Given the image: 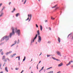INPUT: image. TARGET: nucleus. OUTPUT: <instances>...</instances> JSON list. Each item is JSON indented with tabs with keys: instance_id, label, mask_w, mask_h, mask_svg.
I'll return each mask as SVG.
<instances>
[{
	"instance_id": "nucleus-1",
	"label": "nucleus",
	"mask_w": 73,
	"mask_h": 73,
	"mask_svg": "<svg viewBox=\"0 0 73 73\" xmlns=\"http://www.w3.org/2000/svg\"><path fill=\"white\" fill-rule=\"evenodd\" d=\"M11 29L12 30V32L10 33L9 35L8 36H6L3 37L1 39V42L3 41L5 39L6 41H8L9 40V37L11 38L13 35H15V31H15V28L13 27H11Z\"/></svg>"
},
{
	"instance_id": "nucleus-2",
	"label": "nucleus",
	"mask_w": 73,
	"mask_h": 73,
	"mask_svg": "<svg viewBox=\"0 0 73 73\" xmlns=\"http://www.w3.org/2000/svg\"><path fill=\"white\" fill-rule=\"evenodd\" d=\"M37 33L38 35V42L39 43H40V42H41V36H40V31H39V30H38L37 31Z\"/></svg>"
},
{
	"instance_id": "nucleus-3",
	"label": "nucleus",
	"mask_w": 73,
	"mask_h": 73,
	"mask_svg": "<svg viewBox=\"0 0 73 73\" xmlns=\"http://www.w3.org/2000/svg\"><path fill=\"white\" fill-rule=\"evenodd\" d=\"M37 37V34H36L34 38H32L31 41V45H32V43L33 42L35 41V40L36 39V38Z\"/></svg>"
},
{
	"instance_id": "nucleus-4",
	"label": "nucleus",
	"mask_w": 73,
	"mask_h": 73,
	"mask_svg": "<svg viewBox=\"0 0 73 73\" xmlns=\"http://www.w3.org/2000/svg\"><path fill=\"white\" fill-rule=\"evenodd\" d=\"M15 32L16 33H17L18 36L20 35V30H18L17 29V28H15Z\"/></svg>"
},
{
	"instance_id": "nucleus-5",
	"label": "nucleus",
	"mask_w": 73,
	"mask_h": 73,
	"mask_svg": "<svg viewBox=\"0 0 73 73\" xmlns=\"http://www.w3.org/2000/svg\"><path fill=\"white\" fill-rule=\"evenodd\" d=\"M3 9H2L0 12V13H1L0 15V17H1L3 15V14H4V13H3Z\"/></svg>"
},
{
	"instance_id": "nucleus-6",
	"label": "nucleus",
	"mask_w": 73,
	"mask_h": 73,
	"mask_svg": "<svg viewBox=\"0 0 73 73\" xmlns=\"http://www.w3.org/2000/svg\"><path fill=\"white\" fill-rule=\"evenodd\" d=\"M56 53L58 55V56H61V53H60V52L57 51L56 52Z\"/></svg>"
},
{
	"instance_id": "nucleus-7",
	"label": "nucleus",
	"mask_w": 73,
	"mask_h": 73,
	"mask_svg": "<svg viewBox=\"0 0 73 73\" xmlns=\"http://www.w3.org/2000/svg\"><path fill=\"white\" fill-rule=\"evenodd\" d=\"M16 55V54H13V55H11L10 56L11 57V58H12V57H14L15 55Z\"/></svg>"
},
{
	"instance_id": "nucleus-8",
	"label": "nucleus",
	"mask_w": 73,
	"mask_h": 73,
	"mask_svg": "<svg viewBox=\"0 0 73 73\" xmlns=\"http://www.w3.org/2000/svg\"><path fill=\"white\" fill-rule=\"evenodd\" d=\"M14 42H15V44H13L11 46V47L12 46H13V45H15L16 44V42H17V41L16 40H15V41Z\"/></svg>"
},
{
	"instance_id": "nucleus-9",
	"label": "nucleus",
	"mask_w": 73,
	"mask_h": 73,
	"mask_svg": "<svg viewBox=\"0 0 73 73\" xmlns=\"http://www.w3.org/2000/svg\"><path fill=\"white\" fill-rule=\"evenodd\" d=\"M58 41L60 43L61 41V39L59 37H58Z\"/></svg>"
},
{
	"instance_id": "nucleus-10",
	"label": "nucleus",
	"mask_w": 73,
	"mask_h": 73,
	"mask_svg": "<svg viewBox=\"0 0 73 73\" xmlns=\"http://www.w3.org/2000/svg\"><path fill=\"white\" fill-rule=\"evenodd\" d=\"M40 31H42V26L41 25L40 26Z\"/></svg>"
},
{
	"instance_id": "nucleus-11",
	"label": "nucleus",
	"mask_w": 73,
	"mask_h": 73,
	"mask_svg": "<svg viewBox=\"0 0 73 73\" xmlns=\"http://www.w3.org/2000/svg\"><path fill=\"white\" fill-rule=\"evenodd\" d=\"M5 70L7 72H8V70L7 67H5Z\"/></svg>"
},
{
	"instance_id": "nucleus-12",
	"label": "nucleus",
	"mask_w": 73,
	"mask_h": 73,
	"mask_svg": "<svg viewBox=\"0 0 73 73\" xmlns=\"http://www.w3.org/2000/svg\"><path fill=\"white\" fill-rule=\"evenodd\" d=\"M19 15H20V13H17V14H16V17H18V16H19Z\"/></svg>"
},
{
	"instance_id": "nucleus-13",
	"label": "nucleus",
	"mask_w": 73,
	"mask_h": 73,
	"mask_svg": "<svg viewBox=\"0 0 73 73\" xmlns=\"http://www.w3.org/2000/svg\"><path fill=\"white\" fill-rule=\"evenodd\" d=\"M15 10L16 9H15V8H14L13 10L11 11V12H12V13H13V12H14Z\"/></svg>"
},
{
	"instance_id": "nucleus-14",
	"label": "nucleus",
	"mask_w": 73,
	"mask_h": 73,
	"mask_svg": "<svg viewBox=\"0 0 73 73\" xmlns=\"http://www.w3.org/2000/svg\"><path fill=\"white\" fill-rule=\"evenodd\" d=\"M3 60V61H4V62H7V58L4 59Z\"/></svg>"
},
{
	"instance_id": "nucleus-15",
	"label": "nucleus",
	"mask_w": 73,
	"mask_h": 73,
	"mask_svg": "<svg viewBox=\"0 0 73 73\" xmlns=\"http://www.w3.org/2000/svg\"><path fill=\"white\" fill-rule=\"evenodd\" d=\"M57 5H56L52 7V8H56V7H57Z\"/></svg>"
},
{
	"instance_id": "nucleus-16",
	"label": "nucleus",
	"mask_w": 73,
	"mask_h": 73,
	"mask_svg": "<svg viewBox=\"0 0 73 73\" xmlns=\"http://www.w3.org/2000/svg\"><path fill=\"white\" fill-rule=\"evenodd\" d=\"M20 42V40L19 39H18V42H17V44H19V43Z\"/></svg>"
},
{
	"instance_id": "nucleus-17",
	"label": "nucleus",
	"mask_w": 73,
	"mask_h": 73,
	"mask_svg": "<svg viewBox=\"0 0 73 73\" xmlns=\"http://www.w3.org/2000/svg\"><path fill=\"white\" fill-rule=\"evenodd\" d=\"M5 58V56H3L2 58V60H4Z\"/></svg>"
},
{
	"instance_id": "nucleus-18",
	"label": "nucleus",
	"mask_w": 73,
	"mask_h": 73,
	"mask_svg": "<svg viewBox=\"0 0 73 73\" xmlns=\"http://www.w3.org/2000/svg\"><path fill=\"white\" fill-rule=\"evenodd\" d=\"M26 58V57L25 56L24 57V58L23 60V61H24L25 60V59Z\"/></svg>"
},
{
	"instance_id": "nucleus-19",
	"label": "nucleus",
	"mask_w": 73,
	"mask_h": 73,
	"mask_svg": "<svg viewBox=\"0 0 73 73\" xmlns=\"http://www.w3.org/2000/svg\"><path fill=\"white\" fill-rule=\"evenodd\" d=\"M70 65V62H69L68 64H66V66H68V65Z\"/></svg>"
},
{
	"instance_id": "nucleus-20",
	"label": "nucleus",
	"mask_w": 73,
	"mask_h": 73,
	"mask_svg": "<svg viewBox=\"0 0 73 73\" xmlns=\"http://www.w3.org/2000/svg\"><path fill=\"white\" fill-rule=\"evenodd\" d=\"M51 19H52V20H54V19H55V18L53 17H51Z\"/></svg>"
},
{
	"instance_id": "nucleus-21",
	"label": "nucleus",
	"mask_w": 73,
	"mask_h": 73,
	"mask_svg": "<svg viewBox=\"0 0 73 73\" xmlns=\"http://www.w3.org/2000/svg\"><path fill=\"white\" fill-rule=\"evenodd\" d=\"M72 34V33H71V34H70L69 35H68V37H67V38H69V36H70V35H71V34Z\"/></svg>"
},
{
	"instance_id": "nucleus-22",
	"label": "nucleus",
	"mask_w": 73,
	"mask_h": 73,
	"mask_svg": "<svg viewBox=\"0 0 73 73\" xmlns=\"http://www.w3.org/2000/svg\"><path fill=\"white\" fill-rule=\"evenodd\" d=\"M1 63L0 64V69L1 70L3 68H1Z\"/></svg>"
},
{
	"instance_id": "nucleus-23",
	"label": "nucleus",
	"mask_w": 73,
	"mask_h": 73,
	"mask_svg": "<svg viewBox=\"0 0 73 73\" xmlns=\"http://www.w3.org/2000/svg\"><path fill=\"white\" fill-rule=\"evenodd\" d=\"M52 58H53V59H54V60H56V58H54L53 57H52Z\"/></svg>"
},
{
	"instance_id": "nucleus-24",
	"label": "nucleus",
	"mask_w": 73,
	"mask_h": 73,
	"mask_svg": "<svg viewBox=\"0 0 73 73\" xmlns=\"http://www.w3.org/2000/svg\"><path fill=\"white\" fill-rule=\"evenodd\" d=\"M50 56H51V55H49L48 54H47V57H50Z\"/></svg>"
},
{
	"instance_id": "nucleus-25",
	"label": "nucleus",
	"mask_w": 73,
	"mask_h": 73,
	"mask_svg": "<svg viewBox=\"0 0 73 73\" xmlns=\"http://www.w3.org/2000/svg\"><path fill=\"white\" fill-rule=\"evenodd\" d=\"M20 56H19V57H18V60L19 61H20Z\"/></svg>"
},
{
	"instance_id": "nucleus-26",
	"label": "nucleus",
	"mask_w": 73,
	"mask_h": 73,
	"mask_svg": "<svg viewBox=\"0 0 73 73\" xmlns=\"http://www.w3.org/2000/svg\"><path fill=\"white\" fill-rule=\"evenodd\" d=\"M26 2H27V0H25V2L24 3V4H25V3H26Z\"/></svg>"
},
{
	"instance_id": "nucleus-27",
	"label": "nucleus",
	"mask_w": 73,
	"mask_h": 73,
	"mask_svg": "<svg viewBox=\"0 0 73 73\" xmlns=\"http://www.w3.org/2000/svg\"><path fill=\"white\" fill-rule=\"evenodd\" d=\"M53 73V71H51L49 72V73Z\"/></svg>"
},
{
	"instance_id": "nucleus-28",
	"label": "nucleus",
	"mask_w": 73,
	"mask_h": 73,
	"mask_svg": "<svg viewBox=\"0 0 73 73\" xmlns=\"http://www.w3.org/2000/svg\"><path fill=\"white\" fill-rule=\"evenodd\" d=\"M61 65L60 64H59L58 65V66L59 67H60V66H61Z\"/></svg>"
},
{
	"instance_id": "nucleus-29",
	"label": "nucleus",
	"mask_w": 73,
	"mask_h": 73,
	"mask_svg": "<svg viewBox=\"0 0 73 73\" xmlns=\"http://www.w3.org/2000/svg\"><path fill=\"white\" fill-rule=\"evenodd\" d=\"M18 65H19V66H20V62H18Z\"/></svg>"
},
{
	"instance_id": "nucleus-30",
	"label": "nucleus",
	"mask_w": 73,
	"mask_h": 73,
	"mask_svg": "<svg viewBox=\"0 0 73 73\" xmlns=\"http://www.w3.org/2000/svg\"><path fill=\"white\" fill-rule=\"evenodd\" d=\"M48 44H50V43H51V41H48Z\"/></svg>"
},
{
	"instance_id": "nucleus-31",
	"label": "nucleus",
	"mask_w": 73,
	"mask_h": 73,
	"mask_svg": "<svg viewBox=\"0 0 73 73\" xmlns=\"http://www.w3.org/2000/svg\"><path fill=\"white\" fill-rule=\"evenodd\" d=\"M36 28H38V25H37V24H36Z\"/></svg>"
},
{
	"instance_id": "nucleus-32",
	"label": "nucleus",
	"mask_w": 73,
	"mask_h": 73,
	"mask_svg": "<svg viewBox=\"0 0 73 73\" xmlns=\"http://www.w3.org/2000/svg\"><path fill=\"white\" fill-rule=\"evenodd\" d=\"M44 66H43L41 69L40 70H42L44 69Z\"/></svg>"
},
{
	"instance_id": "nucleus-33",
	"label": "nucleus",
	"mask_w": 73,
	"mask_h": 73,
	"mask_svg": "<svg viewBox=\"0 0 73 73\" xmlns=\"http://www.w3.org/2000/svg\"><path fill=\"white\" fill-rule=\"evenodd\" d=\"M29 19V18L28 17L27 19L26 20V21H27V20H28Z\"/></svg>"
},
{
	"instance_id": "nucleus-34",
	"label": "nucleus",
	"mask_w": 73,
	"mask_h": 73,
	"mask_svg": "<svg viewBox=\"0 0 73 73\" xmlns=\"http://www.w3.org/2000/svg\"><path fill=\"white\" fill-rule=\"evenodd\" d=\"M6 55H8V54H9V52H7V53H6Z\"/></svg>"
},
{
	"instance_id": "nucleus-35",
	"label": "nucleus",
	"mask_w": 73,
	"mask_h": 73,
	"mask_svg": "<svg viewBox=\"0 0 73 73\" xmlns=\"http://www.w3.org/2000/svg\"><path fill=\"white\" fill-rule=\"evenodd\" d=\"M56 60H57L58 61H60V60L56 59Z\"/></svg>"
},
{
	"instance_id": "nucleus-36",
	"label": "nucleus",
	"mask_w": 73,
	"mask_h": 73,
	"mask_svg": "<svg viewBox=\"0 0 73 73\" xmlns=\"http://www.w3.org/2000/svg\"><path fill=\"white\" fill-rule=\"evenodd\" d=\"M31 18H32V14H31L30 15V19H31Z\"/></svg>"
},
{
	"instance_id": "nucleus-37",
	"label": "nucleus",
	"mask_w": 73,
	"mask_h": 73,
	"mask_svg": "<svg viewBox=\"0 0 73 73\" xmlns=\"http://www.w3.org/2000/svg\"><path fill=\"white\" fill-rule=\"evenodd\" d=\"M5 64H6V63H5V62L4 63V64L3 65V66H4V65H5Z\"/></svg>"
},
{
	"instance_id": "nucleus-38",
	"label": "nucleus",
	"mask_w": 73,
	"mask_h": 73,
	"mask_svg": "<svg viewBox=\"0 0 73 73\" xmlns=\"http://www.w3.org/2000/svg\"><path fill=\"white\" fill-rule=\"evenodd\" d=\"M11 2H9V5H10V4H11Z\"/></svg>"
},
{
	"instance_id": "nucleus-39",
	"label": "nucleus",
	"mask_w": 73,
	"mask_h": 73,
	"mask_svg": "<svg viewBox=\"0 0 73 73\" xmlns=\"http://www.w3.org/2000/svg\"><path fill=\"white\" fill-rule=\"evenodd\" d=\"M18 69H19V68H16L15 70H18Z\"/></svg>"
},
{
	"instance_id": "nucleus-40",
	"label": "nucleus",
	"mask_w": 73,
	"mask_h": 73,
	"mask_svg": "<svg viewBox=\"0 0 73 73\" xmlns=\"http://www.w3.org/2000/svg\"><path fill=\"white\" fill-rule=\"evenodd\" d=\"M3 54H4V53H3V52H2L1 53V54H2V55H3Z\"/></svg>"
},
{
	"instance_id": "nucleus-41",
	"label": "nucleus",
	"mask_w": 73,
	"mask_h": 73,
	"mask_svg": "<svg viewBox=\"0 0 73 73\" xmlns=\"http://www.w3.org/2000/svg\"><path fill=\"white\" fill-rule=\"evenodd\" d=\"M60 64V65H61V66H62V63H61Z\"/></svg>"
},
{
	"instance_id": "nucleus-42",
	"label": "nucleus",
	"mask_w": 73,
	"mask_h": 73,
	"mask_svg": "<svg viewBox=\"0 0 73 73\" xmlns=\"http://www.w3.org/2000/svg\"><path fill=\"white\" fill-rule=\"evenodd\" d=\"M38 64L37 66V69H38Z\"/></svg>"
},
{
	"instance_id": "nucleus-43",
	"label": "nucleus",
	"mask_w": 73,
	"mask_h": 73,
	"mask_svg": "<svg viewBox=\"0 0 73 73\" xmlns=\"http://www.w3.org/2000/svg\"><path fill=\"white\" fill-rule=\"evenodd\" d=\"M5 8V7H3V8L2 9H3V10H4V8Z\"/></svg>"
},
{
	"instance_id": "nucleus-44",
	"label": "nucleus",
	"mask_w": 73,
	"mask_h": 73,
	"mask_svg": "<svg viewBox=\"0 0 73 73\" xmlns=\"http://www.w3.org/2000/svg\"><path fill=\"white\" fill-rule=\"evenodd\" d=\"M12 52V51H9V53H11Z\"/></svg>"
},
{
	"instance_id": "nucleus-45",
	"label": "nucleus",
	"mask_w": 73,
	"mask_h": 73,
	"mask_svg": "<svg viewBox=\"0 0 73 73\" xmlns=\"http://www.w3.org/2000/svg\"><path fill=\"white\" fill-rule=\"evenodd\" d=\"M73 61H71L69 62H70V64L71 62H73Z\"/></svg>"
},
{
	"instance_id": "nucleus-46",
	"label": "nucleus",
	"mask_w": 73,
	"mask_h": 73,
	"mask_svg": "<svg viewBox=\"0 0 73 73\" xmlns=\"http://www.w3.org/2000/svg\"><path fill=\"white\" fill-rule=\"evenodd\" d=\"M2 4L1 3L0 4V7H1V5H2Z\"/></svg>"
},
{
	"instance_id": "nucleus-47",
	"label": "nucleus",
	"mask_w": 73,
	"mask_h": 73,
	"mask_svg": "<svg viewBox=\"0 0 73 73\" xmlns=\"http://www.w3.org/2000/svg\"><path fill=\"white\" fill-rule=\"evenodd\" d=\"M48 29H49V30H50V31H51V28H50V27H49Z\"/></svg>"
},
{
	"instance_id": "nucleus-48",
	"label": "nucleus",
	"mask_w": 73,
	"mask_h": 73,
	"mask_svg": "<svg viewBox=\"0 0 73 73\" xmlns=\"http://www.w3.org/2000/svg\"><path fill=\"white\" fill-rule=\"evenodd\" d=\"M58 73H61V72L60 71H59V72H57Z\"/></svg>"
},
{
	"instance_id": "nucleus-49",
	"label": "nucleus",
	"mask_w": 73,
	"mask_h": 73,
	"mask_svg": "<svg viewBox=\"0 0 73 73\" xmlns=\"http://www.w3.org/2000/svg\"><path fill=\"white\" fill-rule=\"evenodd\" d=\"M23 72H24V70H23L21 72V73H23Z\"/></svg>"
},
{
	"instance_id": "nucleus-50",
	"label": "nucleus",
	"mask_w": 73,
	"mask_h": 73,
	"mask_svg": "<svg viewBox=\"0 0 73 73\" xmlns=\"http://www.w3.org/2000/svg\"><path fill=\"white\" fill-rule=\"evenodd\" d=\"M47 21H47V20H46L45 21V23H46V22H47Z\"/></svg>"
},
{
	"instance_id": "nucleus-51",
	"label": "nucleus",
	"mask_w": 73,
	"mask_h": 73,
	"mask_svg": "<svg viewBox=\"0 0 73 73\" xmlns=\"http://www.w3.org/2000/svg\"><path fill=\"white\" fill-rule=\"evenodd\" d=\"M50 69V68H49L47 69V70H48V69Z\"/></svg>"
},
{
	"instance_id": "nucleus-52",
	"label": "nucleus",
	"mask_w": 73,
	"mask_h": 73,
	"mask_svg": "<svg viewBox=\"0 0 73 73\" xmlns=\"http://www.w3.org/2000/svg\"><path fill=\"white\" fill-rule=\"evenodd\" d=\"M57 9H58V7H56L55 9V10H57Z\"/></svg>"
},
{
	"instance_id": "nucleus-53",
	"label": "nucleus",
	"mask_w": 73,
	"mask_h": 73,
	"mask_svg": "<svg viewBox=\"0 0 73 73\" xmlns=\"http://www.w3.org/2000/svg\"><path fill=\"white\" fill-rule=\"evenodd\" d=\"M2 50H3L2 49H1V50H0V52H1V51Z\"/></svg>"
},
{
	"instance_id": "nucleus-54",
	"label": "nucleus",
	"mask_w": 73,
	"mask_h": 73,
	"mask_svg": "<svg viewBox=\"0 0 73 73\" xmlns=\"http://www.w3.org/2000/svg\"><path fill=\"white\" fill-rule=\"evenodd\" d=\"M41 62V61H40L39 62L38 64H40V62Z\"/></svg>"
},
{
	"instance_id": "nucleus-55",
	"label": "nucleus",
	"mask_w": 73,
	"mask_h": 73,
	"mask_svg": "<svg viewBox=\"0 0 73 73\" xmlns=\"http://www.w3.org/2000/svg\"><path fill=\"white\" fill-rule=\"evenodd\" d=\"M45 71H46V70L45 69L44 70V72H45Z\"/></svg>"
},
{
	"instance_id": "nucleus-56",
	"label": "nucleus",
	"mask_w": 73,
	"mask_h": 73,
	"mask_svg": "<svg viewBox=\"0 0 73 73\" xmlns=\"http://www.w3.org/2000/svg\"><path fill=\"white\" fill-rule=\"evenodd\" d=\"M28 17H30V15L29 14L28 15Z\"/></svg>"
},
{
	"instance_id": "nucleus-57",
	"label": "nucleus",
	"mask_w": 73,
	"mask_h": 73,
	"mask_svg": "<svg viewBox=\"0 0 73 73\" xmlns=\"http://www.w3.org/2000/svg\"><path fill=\"white\" fill-rule=\"evenodd\" d=\"M0 73H3V71H2L1 72H0Z\"/></svg>"
},
{
	"instance_id": "nucleus-58",
	"label": "nucleus",
	"mask_w": 73,
	"mask_h": 73,
	"mask_svg": "<svg viewBox=\"0 0 73 73\" xmlns=\"http://www.w3.org/2000/svg\"><path fill=\"white\" fill-rule=\"evenodd\" d=\"M31 19H30L29 20V21H30V20H31Z\"/></svg>"
},
{
	"instance_id": "nucleus-59",
	"label": "nucleus",
	"mask_w": 73,
	"mask_h": 73,
	"mask_svg": "<svg viewBox=\"0 0 73 73\" xmlns=\"http://www.w3.org/2000/svg\"><path fill=\"white\" fill-rule=\"evenodd\" d=\"M41 54H42V53H41V52L40 54L39 55V56H40V55H41Z\"/></svg>"
},
{
	"instance_id": "nucleus-60",
	"label": "nucleus",
	"mask_w": 73,
	"mask_h": 73,
	"mask_svg": "<svg viewBox=\"0 0 73 73\" xmlns=\"http://www.w3.org/2000/svg\"><path fill=\"white\" fill-rule=\"evenodd\" d=\"M2 44H3V43H1V44H0V45H2Z\"/></svg>"
},
{
	"instance_id": "nucleus-61",
	"label": "nucleus",
	"mask_w": 73,
	"mask_h": 73,
	"mask_svg": "<svg viewBox=\"0 0 73 73\" xmlns=\"http://www.w3.org/2000/svg\"><path fill=\"white\" fill-rule=\"evenodd\" d=\"M66 57V56H64V59H66V58H65Z\"/></svg>"
},
{
	"instance_id": "nucleus-62",
	"label": "nucleus",
	"mask_w": 73,
	"mask_h": 73,
	"mask_svg": "<svg viewBox=\"0 0 73 73\" xmlns=\"http://www.w3.org/2000/svg\"><path fill=\"white\" fill-rule=\"evenodd\" d=\"M19 56H18L16 57V58H19Z\"/></svg>"
},
{
	"instance_id": "nucleus-63",
	"label": "nucleus",
	"mask_w": 73,
	"mask_h": 73,
	"mask_svg": "<svg viewBox=\"0 0 73 73\" xmlns=\"http://www.w3.org/2000/svg\"><path fill=\"white\" fill-rule=\"evenodd\" d=\"M22 2H23L24 1V0H22Z\"/></svg>"
},
{
	"instance_id": "nucleus-64",
	"label": "nucleus",
	"mask_w": 73,
	"mask_h": 73,
	"mask_svg": "<svg viewBox=\"0 0 73 73\" xmlns=\"http://www.w3.org/2000/svg\"><path fill=\"white\" fill-rule=\"evenodd\" d=\"M11 69L12 70H13V68H11Z\"/></svg>"
}]
</instances>
